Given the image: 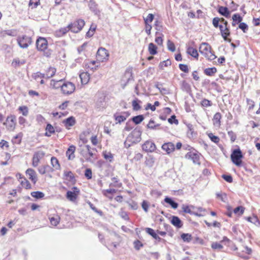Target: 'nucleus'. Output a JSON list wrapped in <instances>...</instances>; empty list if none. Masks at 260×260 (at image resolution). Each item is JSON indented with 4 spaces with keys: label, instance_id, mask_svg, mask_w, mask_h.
I'll return each mask as SVG.
<instances>
[{
    "label": "nucleus",
    "instance_id": "53",
    "mask_svg": "<svg viewBox=\"0 0 260 260\" xmlns=\"http://www.w3.org/2000/svg\"><path fill=\"white\" fill-rule=\"evenodd\" d=\"M171 64V62L169 59L163 61L159 64V68L161 70H164V67H168Z\"/></svg>",
    "mask_w": 260,
    "mask_h": 260
},
{
    "label": "nucleus",
    "instance_id": "30",
    "mask_svg": "<svg viewBox=\"0 0 260 260\" xmlns=\"http://www.w3.org/2000/svg\"><path fill=\"white\" fill-rule=\"evenodd\" d=\"M221 114L219 112L215 113L213 116V124L216 127H219L220 125Z\"/></svg>",
    "mask_w": 260,
    "mask_h": 260
},
{
    "label": "nucleus",
    "instance_id": "61",
    "mask_svg": "<svg viewBox=\"0 0 260 260\" xmlns=\"http://www.w3.org/2000/svg\"><path fill=\"white\" fill-rule=\"evenodd\" d=\"M246 102H247V105H248V109L249 110H252L255 106L254 101L250 99H247Z\"/></svg>",
    "mask_w": 260,
    "mask_h": 260
},
{
    "label": "nucleus",
    "instance_id": "31",
    "mask_svg": "<svg viewBox=\"0 0 260 260\" xmlns=\"http://www.w3.org/2000/svg\"><path fill=\"white\" fill-rule=\"evenodd\" d=\"M88 6L89 9L93 12L95 14L98 15L100 13L99 10L97 9V5L92 0H91L89 2Z\"/></svg>",
    "mask_w": 260,
    "mask_h": 260
},
{
    "label": "nucleus",
    "instance_id": "18",
    "mask_svg": "<svg viewBox=\"0 0 260 260\" xmlns=\"http://www.w3.org/2000/svg\"><path fill=\"white\" fill-rule=\"evenodd\" d=\"M161 148L169 154L175 150V145L172 142L165 143L162 145Z\"/></svg>",
    "mask_w": 260,
    "mask_h": 260
},
{
    "label": "nucleus",
    "instance_id": "32",
    "mask_svg": "<svg viewBox=\"0 0 260 260\" xmlns=\"http://www.w3.org/2000/svg\"><path fill=\"white\" fill-rule=\"evenodd\" d=\"M187 54L191 55V56H192L194 58H198L199 54H198V51L196 49H195L193 47H188V48L187 49Z\"/></svg>",
    "mask_w": 260,
    "mask_h": 260
},
{
    "label": "nucleus",
    "instance_id": "58",
    "mask_svg": "<svg viewBox=\"0 0 260 260\" xmlns=\"http://www.w3.org/2000/svg\"><path fill=\"white\" fill-rule=\"evenodd\" d=\"M124 78H126L127 82H128L131 79H132L133 78L132 71H126L124 74Z\"/></svg>",
    "mask_w": 260,
    "mask_h": 260
},
{
    "label": "nucleus",
    "instance_id": "35",
    "mask_svg": "<svg viewBox=\"0 0 260 260\" xmlns=\"http://www.w3.org/2000/svg\"><path fill=\"white\" fill-rule=\"evenodd\" d=\"M142 102L138 99H135L132 101L133 109L134 111H138L141 109V107L140 105Z\"/></svg>",
    "mask_w": 260,
    "mask_h": 260
},
{
    "label": "nucleus",
    "instance_id": "60",
    "mask_svg": "<svg viewBox=\"0 0 260 260\" xmlns=\"http://www.w3.org/2000/svg\"><path fill=\"white\" fill-rule=\"evenodd\" d=\"M62 80H59L58 81H55L54 80H51L50 82V86L52 87V88L56 89L59 87V85H57L58 82H61Z\"/></svg>",
    "mask_w": 260,
    "mask_h": 260
},
{
    "label": "nucleus",
    "instance_id": "13",
    "mask_svg": "<svg viewBox=\"0 0 260 260\" xmlns=\"http://www.w3.org/2000/svg\"><path fill=\"white\" fill-rule=\"evenodd\" d=\"M80 190L77 187H73L72 191H68L67 192V198L70 201L74 202L77 198Z\"/></svg>",
    "mask_w": 260,
    "mask_h": 260
},
{
    "label": "nucleus",
    "instance_id": "38",
    "mask_svg": "<svg viewBox=\"0 0 260 260\" xmlns=\"http://www.w3.org/2000/svg\"><path fill=\"white\" fill-rule=\"evenodd\" d=\"M148 51L151 55H155L157 53V47L152 43H149L148 45Z\"/></svg>",
    "mask_w": 260,
    "mask_h": 260
},
{
    "label": "nucleus",
    "instance_id": "37",
    "mask_svg": "<svg viewBox=\"0 0 260 260\" xmlns=\"http://www.w3.org/2000/svg\"><path fill=\"white\" fill-rule=\"evenodd\" d=\"M46 132L45 133V136L47 137H50L51 135L54 133V128L50 124H47L46 127Z\"/></svg>",
    "mask_w": 260,
    "mask_h": 260
},
{
    "label": "nucleus",
    "instance_id": "28",
    "mask_svg": "<svg viewBox=\"0 0 260 260\" xmlns=\"http://www.w3.org/2000/svg\"><path fill=\"white\" fill-rule=\"evenodd\" d=\"M51 165L52 168L54 170H58L60 169V165L58 160L55 157H52L51 158Z\"/></svg>",
    "mask_w": 260,
    "mask_h": 260
},
{
    "label": "nucleus",
    "instance_id": "43",
    "mask_svg": "<svg viewBox=\"0 0 260 260\" xmlns=\"http://www.w3.org/2000/svg\"><path fill=\"white\" fill-rule=\"evenodd\" d=\"M103 156L105 159L109 161H111L113 158V154L110 152L107 151L103 152Z\"/></svg>",
    "mask_w": 260,
    "mask_h": 260
},
{
    "label": "nucleus",
    "instance_id": "20",
    "mask_svg": "<svg viewBox=\"0 0 260 260\" xmlns=\"http://www.w3.org/2000/svg\"><path fill=\"white\" fill-rule=\"evenodd\" d=\"M70 30L69 24L67 27H62L56 30L54 32V35L57 37H61Z\"/></svg>",
    "mask_w": 260,
    "mask_h": 260
},
{
    "label": "nucleus",
    "instance_id": "59",
    "mask_svg": "<svg viewBox=\"0 0 260 260\" xmlns=\"http://www.w3.org/2000/svg\"><path fill=\"white\" fill-rule=\"evenodd\" d=\"M24 63V61L20 62V60L18 58H15L13 59L12 65L14 67H17L19 66L20 64H23Z\"/></svg>",
    "mask_w": 260,
    "mask_h": 260
},
{
    "label": "nucleus",
    "instance_id": "22",
    "mask_svg": "<svg viewBox=\"0 0 260 260\" xmlns=\"http://www.w3.org/2000/svg\"><path fill=\"white\" fill-rule=\"evenodd\" d=\"M66 128L69 129L70 127L75 124V119L74 117L71 116L62 121Z\"/></svg>",
    "mask_w": 260,
    "mask_h": 260
},
{
    "label": "nucleus",
    "instance_id": "49",
    "mask_svg": "<svg viewBox=\"0 0 260 260\" xmlns=\"http://www.w3.org/2000/svg\"><path fill=\"white\" fill-rule=\"evenodd\" d=\"M208 137L210 139V140L213 142L214 143L217 144L219 143L220 141V139L218 137L214 136L212 133H208Z\"/></svg>",
    "mask_w": 260,
    "mask_h": 260
},
{
    "label": "nucleus",
    "instance_id": "40",
    "mask_svg": "<svg viewBox=\"0 0 260 260\" xmlns=\"http://www.w3.org/2000/svg\"><path fill=\"white\" fill-rule=\"evenodd\" d=\"M19 182L22 186L25 189H29L31 188V184L26 178L23 179L22 180H19Z\"/></svg>",
    "mask_w": 260,
    "mask_h": 260
},
{
    "label": "nucleus",
    "instance_id": "8",
    "mask_svg": "<svg viewBox=\"0 0 260 260\" xmlns=\"http://www.w3.org/2000/svg\"><path fill=\"white\" fill-rule=\"evenodd\" d=\"M130 113L127 111L117 112L114 115V118L117 123L124 122L129 117Z\"/></svg>",
    "mask_w": 260,
    "mask_h": 260
},
{
    "label": "nucleus",
    "instance_id": "11",
    "mask_svg": "<svg viewBox=\"0 0 260 260\" xmlns=\"http://www.w3.org/2000/svg\"><path fill=\"white\" fill-rule=\"evenodd\" d=\"M19 46L22 48H26L31 44V38L26 36L20 37L17 39Z\"/></svg>",
    "mask_w": 260,
    "mask_h": 260
},
{
    "label": "nucleus",
    "instance_id": "23",
    "mask_svg": "<svg viewBox=\"0 0 260 260\" xmlns=\"http://www.w3.org/2000/svg\"><path fill=\"white\" fill-rule=\"evenodd\" d=\"M82 84H86L89 81L90 75L87 72H82L79 75Z\"/></svg>",
    "mask_w": 260,
    "mask_h": 260
},
{
    "label": "nucleus",
    "instance_id": "7",
    "mask_svg": "<svg viewBox=\"0 0 260 260\" xmlns=\"http://www.w3.org/2000/svg\"><path fill=\"white\" fill-rule=\"evenodd\" d=\"M7 129L9 131H13L16 126V117L13 115H10L7 117L6 122H4Z\"/></svg>",
    "mask_w": 260,
    "mask_h": 260
},
{
    "label": "nucleus",
    "instance_id": "19",
    "mask_svg": "<svg viewBox=\"0 0 260 260\" xmlns=\"http://www.w3.org/2000/svg\"><path fill=\"white\" fill-rule=\"evenodd\" d=\"M219 29L220 30L221 35L224 40H227V37L230 34V30L228 25L220 24Z\"/></svg>",
    "mask_w": 260,
    "mask_h": 260
},
{
    "label": "nucleus",
    "instance_id": "33",
    "mask_svg": "<svg viewBox=\"0 0 260 260\" xmlns=\"http://www.w3.org/2000/svg\"><path fill=\"white\" fill-rule=\"evenodd\" d=\"M145 231L147 234L151 235L155 240L158 241L160 240V238L157 235V234L152 229L147 228H146Z\"/></svg>",
    "mask_w": 260,
    "mask_h": 260
},
{
    "label": "nucleus",
    "instance_id": "46",
    "mask_svg": "<svg viewBox=\"0 0 260 260\" xmlns=\"http://www.w3.org/2000/svg\"><path fill=\"white\" fill-rule=\"evenodd\" d=\"M246 219L249 222H250L256 225V226H258L259 224L258 219L257 217L256 216H253L252 217H248L246 218Z\"/></svg>",
    "mask_w": 260,
    "mask_h": 260
},
{
    "label": "nucleus",
    "instance_id": "36",
    "mask_svg": "<svg viewBox=\"0 0 260 260\" xmlns=\"http://www.w3.org/2000/svg\"><path fill=\"white\" fill-rule=\"evenodd\" d=\"M49 219L51 225L53 226H56L59 223L60 219V217L57 215L49 217Z\"/></svg>",
    "mask_w": 260,
    "mask_h": 260
},
{
    "label": "nucleus",
    "instance_id": "25",
    "mask_svg": "<svg viewBox=\"0 0 260 260\" xmlns=\"http://www.w3.org/2000/svg\"><path fill=\"white\" fill-rule=\"evenodd\" d=\"M40 174L43 175L47 172H52L53 170L48 165L42 166L40 167L38 169Z\"/></svg>",
    "mask_w": 260,
    "mask_h": 260
},
{
    "label": "nucleus",
    "instance_id": "14",
    "mask_svg": "<svg viewBox=\"0 0 260 260\" xmlns=\"http://www.w3.org/2000/svg\"><path fill=\"white\" fill-rule=\"evenodd\" d=\"M99 65L100 63L98 60H87L84 62V67L92 71L96 70Z\"/></svg>",
    "mask_w": 260,
    "mask_h": 260
},
{
    "label": "nucleus",
    "instance_id": "29",
    "mask_svg": "<svg viewBox=\"0 0 260 260\" xmlns=\"http://www.w3.org/2000/svg\"><path fill=\"white\" fill-rule=\"evenodd\" d=\"M218 12L221 15L224 16L226 18L230 17V12L226 7L220 6L218 8Z\"/></svg>",
    "mask_w": 260,
    "mask_h": 260
},
{
    "label": "nucleus",
    "instance_id": "50",
    "mask_svg": "<svg viewBox=\"0 0 260 260\" xmlns=\"http://www.w3.org/2000/svg\"><path fill=\"white\" fill-rule=\"evenodd\" d=\"M63 175L64 176L66 177V179L70 181H72L74 179V175L71 171H64Z\"/></svg>",
    "mask_w": 260,
    "mask_h": 260
},
{
    "label": "nucleus",
    "instance_id": "4",
    "mask_svg": "<svg viewBox=\"0 0 260 260\" xmlns=\"http://www.w3.org/2000/svg\"><path fill=\"white\" fill-rule=\"evenodd\" d=\"M233 162L237 166H240L242 164L241 159L243 157L242 152L239 149H235L231 155Z\"/></svg>",
    "mask_w": 260,
    "mask_h": 260
},
{
    "label": "nucleus",
    "instance_id": "26",
    "mask_svg": "<svg viewBox=\"0 0 260 260\" xmlns=\"http://www.w3.org/2000/svg\"><path fill=\"white\" fill-rule=\"evenodd\" d=\"M171 222L173 225L177 228H181L183 225L182 221L177 216H172Z\"/></svg>",
    "mask_w": 260,
    "mask_h": 260
},
{
    "label": "nucleus",
    "instance_id": "39",
    "mask_svg": "<svg viewBox=\"0 0 260 260\" xmlns=\"http://www.w3.org/2000/svg\"><path fill=\"white\" fill-rule=\"evenodd\" d=\"M217 72V69L215 67L207 68L204 70V73L209 76H213Z\"/></svg>",
    "mask_w": 260,
    "mask_h": 260
},
{
    "label": "nucleus",
    "instance_id": "27",
    "mask_svg": "<svg viewBox=\"0 0 260 260\" xmlns=\"http://www.w3.org/2000/svg\"><path fill=\"white\" fill-rule=\"evenodd\" d=\"M56 73V69L54 68L50 67L47 71L45 74L42 75L41 77L43 78H50L53 77Z\"/></svg>",
    "mask_w": 260,
    "mask_h": 260
},
{
    "label": "nucleus",
    "instance_id": "57",
    "mask_svg": "<svg viewBox=\"0 0 260 260\" xmlns=\"http://www.w3.org/2000/svg\"><path fill=\"white\" fill-rule=\"evenodd\" d=\"M181 237L185 242H189L191 240V236L189 234H182Z\"/></svg>",
    "mask_w": 260,
    "mask_h": 260
},
{
    "label": "nucleus",
    "instance_id": "2",
    "mask_svg": "<svg viewBox=\"0 0 260 260\" xmlns=\"http://www.w3.org/2000/svg\"><path fill=\"white\" fill-rule=\"evenodd\" d=\"M95 151H96V149L92 148L89 145H86L82 150V155L87 161L93 162L96 158V154L93 152Z\"/></svg>",
    "mask_w": 260,
    "mask_h": 260
},
{
    "label": "nucleus",
    "instance_id": "15",
    "mask_svg": "<svg viewBox=\"0 0 260 260\" xmlns=\"http://www.w3.org/2000/svg\"><path fill=\"white\" fill-rule=\"evenodd\" d=\"M25 174L28 179L35 184L38 181L37 175L35 171L32 169L29 168L25 171Z\"/></svg>",
    "mask_w": 260,
    "mask_h": 260
},
{
    "label": "nucleus",
    "instance_id": "55",
    "mask_svg": "<svg viewBox=\"0 0 260 260\" xmlns=\"http://www.w3.org/2000/svg\"><path fill=\"white\" fill-rule=\"evenodd\" d=\"M167 47H168V49L170 51H171L172 52H174L175 51V49H176L175 46L174 44L170 40H168L167 42Z\"/></svg>",
    "mask_w": 260,
    "mask_h": 260
},
{
    "label": "nucleus",
    "instance_id": "52",
    "mask_svg": "<svg viewBox=\"0 0 260 260\" xmlns=\"http://www.w3.org/2000/svg\"><path fill=\"white\" fill-rule=\"evenodd\" d=\"M154 19V15L152 14H149L146 17H144L145 23L150 24Z\"/></svg>",
    "mask_w": 260,
    "mask_h": 260
},
{
    "label": "nucleus",
    "instance_id": "34",
    "mask_svg": "<svg viewBox=\"0 0 260 260\" xmlns=\"http://www.w3.org/2000/svg\"><path fill=\"white\" fill-rule=\"evenodd\" d=\"M232 25L235 26L238 23H241L242 20V18L239 14H235L232 17Z\"/></svg>",
    "mask_w": 260,
    "mask_h": 260
},
{
    "label": "nucleus",
    "instance_id": "45",
    "mask_svg": "<svg viewBox=\"0 0 260 260\" xmlns=\"http://www.w3.org/2000/svg\"><path fill=\"white\" fill-rule=\"evenodd\" d=\"M18 110L24 116H27L28 114V109L26 106H20L18 108Z\"/></svg>",
    "mask_w": 260,
    "mask_h": 260
},
{
    "label": "nucleus",
    "instance_id": "6",
    "mask_svg": "<svg viewBox=\"0 0 260 260\" xmlns=\"http://www.w3.org/2000/svg\"><path fill=\"white\" fill-rule=\"evenodd\" d=\"M109 54L105 48H100L96 53V59L99 62H104L108 59Z\"/></svg>",
    "mask_w": 260,
    "mask_h": 260
},
{
    "label": "nucleus",
    "instance_id": "63",
    "mask_svg": "<svg viewBox=\"0 0 260 260\" xmlns=\"http://www.w3.org/2000/svg\"><path fill=\"white\" fill-rule=\"evenodd\" d=\"M211 247L214 249H221L223 248V246L217 242H214L211 245Z\"/></svg>",
    "mask_w": 260,
    "mask_h": 260
},
{
    "label": "nucleus",
    "instance_id": "41",
    "mask_svg": "<svg viewBox=\"0 0 260 260\" xmlns=\"http://www.w3.org/2000/svg\"><path fill=\"white\" fill-rule=\"evenodd\" d=\"M165 202L170 204L173 209H177L178 206V203L175 202L172 199L169 197H166L165 199Z\"/></svg>",
    "mask_w": 260,
    "mask_h": 260
},
{
    "label": "nucleus",
    "instance_id": "56",
    "mask_svg": "<svg viewBox=\"0 0 260 260\" xmlns=\"http://www.w3.org/2000/svg\"><path fill=\"white\" fill-rule=\"evenodd\" d=\"M40 4V0H30L29 3V6L31 9L36 8Z\"/></svg>",
    "mask_w": 260,
    "mask_h": 260
},
{
    "label": "nucleus",
    "instance_id": "21",
    "mask_svg": "<svg viewBox=\"0 0 260 260\" xmlns=\"http://www.w3.org/2000/svg\"><path fill=\"white\" fill-rule=\"evenodd\" d=\"M141 133L139 131H134L132 132L128 138L129 139L134 138V140H131L133 142L136 143L139 142L141 140Z\"/></svg>",
    "mask_w": 260,
    "mask_h": 260
},
{
    "label": "nucleus",
    "instance_id": "17",
    "mask_svg": "<svg viewBox=\"0 0 260 260\" xmlns=\"http://www.w3.org/2000/svg\"><path fill=\"white\" fill-rule=\"evenodd\" d=\"M185 158L187 159H190L192 160L193 163L199 164V154H198L197 153L193 152H188L186 155Z\"/></svg>",
    "mask_w": 260,
    "mask_h": 260
},
{
    "label": "nucleus",
    "instance_id": "24",
    "mask_svg": "<svg viewBox=\"0 0 260 260\" xmlns=\"http://www.w3.org/2000/svg\"><path fill=\"white\" fill-rule=\"evenodd\" d=\"M76 147L74 145H71L66 152V155L69 159H72L75 157V151Z\"/></svg>",
    "mask_w": 260,
    "mask_h": 260
},
{
    "label": "nucleus",
    "instance_id": "9",
    "mask_svg": "<svg viewBox=\"0 0 260 260\" xmlns=\"http://www.w3.org/2000/svg\"><path fill=\"white\" fill-rule=\"evenodd\" d=\"M196 207L192 205H182V209L184 213H189L199 217L204 216L203 213H199L198 212H196Z\"/></svg>",
    "mask_w": 260,
    "mask_h": 260
},
{
    "label": "nucleus",
    "instance_id": "12",
    "mask_svg": "<svg viewBox=\"0 0 260 260\" xmlns=\"http://www.w3.org/2000/svg\"><path fill=\"white\" fill-rule=\"evenodd\" d=\"M36 46L39 51H45L48 47V42L45 38L40 37L36 41Z\"/></svg>",
    "mask_w": 260,
    "mask_h": 260
},
{
    "label": "nucleus",
    "instance_id": "64",
    "mask_svg": "<svg viewBox=\"0 0 260 260\" xmlns=\"http://www.w3.org/2000/svg\"><path fill=\"white\" fill-rule=\"evenodd\" d=\"M220 20V18H219L218 17H214L213 19L212 23H213V26L215 27H216V28L219 27L220 24H219V22Z\"/></svg>",
    "mask_w": 260,
    "mask_h": 260
},
{
    "label": "nucleus",
    "instance_id": "3",
    "mask_svg": "<svg viewBox=\"0 0 260 260\" xmlns=\"http://www.w3.org/2000/svg\"><path fill=\"white\" fill-rule=\"evenodd\" d=\"M61 92L65 95H69L72 94L76 89L75 85L70 81H64L61 85H59Z\"/></svg>",
    "mask_w": 260,
    "mask_h": 260
},
{
    "label": "nucleus",
    "instance_id": "48",
    "mask_svg": "<svg viewBox=\"0 0 260 260\" xmlns=\"http://www.w3.org/2000/svg\"><path fill=\"white\" fill-rule=\"evenodd\" d=\"M132 120L135 124H138L144 120V117L142 115H139L134 117Z\"/></svg>",
    "mask_w": 260,
    "mask_h": 260
},
{
    "label": "nucleus",
    "instance_id": "1",
    "mask_svg": "<svg viewBox=\"0 0 260 260\" xmlns=\"http://www.w3.org/2000/svg\"><path fill=\"white\" fill-rule=\"evenodd\" d=\"M199 51L208 60H213L216 57L214 53L212 51L211 46L207 43H202L200 47Z\"/></svg>",
    "mask_w": 260,
    "mask_h": 260
},
{
    "label": "nucleus",
    "instance_id": "16",
    "mask_svg": "<svg viewBox=\"0 0 260 260\" xmlns=\"http://www.w3.org/2000/svg\"><path fill=\"white\" fill-rule=\"evenodd\" d=\"M142 149L146 152H151L156 149V146L153 142L147 141L142 145Z\"/></svg>",
    "mask_w": 260,
    "mask_h": 260
},
{
    "label": "nucleus",
    "instance_id": "54",
    "mask_svg": "<svg viewBox=\"0 0 260 260\" xmlns=\"http://www.w3.org/2000/svg\"><path fill=\"white\" fill-rule=\"evenodd\" d=\"M113 183L110 184V186H113L115 187H120L122 186V183L119 182L117 178L113 177L112 179Z\"/></svg>",
    "mask_w": 260,
    "mask_h": 260
},
{
    "label": "nucleus",
    "instance_id": "10",
    "mask_svg": "<svg viewBox=\"0 0 260 260\" xmlns=\"http://www.w3.org/2000/svg\"><path fill=\"white\" fill-rule=\"evenodd\" d=\"M45 155V153L42 150H39L36 151L32 158V166L34 167H37L40 162V161L42 159Z\"/></svg>",
    "mask_w": 260,
    "mask_h": 260
},
{
    "label": "nucleus",
    "instance_id": "5",
    "mask_svg": "<svg viewBox=\"0 0 260 260\" xmlns=\"http://www.w3.org/2000/svg\"><path fill=\"white\" fill-rule=\"evenodd\" d=\"M85 25V21L81 19L77 20L73 23L69 24L70 30L74 33H78L81 30Z\"/></svg>",
    "mask_w": 260,
    "mask_h": 260
},
{
    "label": "nucleus",
    "instance_id": "42",
    "mask_svg": "<svg viewBox=\"0 0 260 260\" xmlns=\"http://www.w3.org/2000/svg\"><path fill=\"white\" fill-rule=\"evenodd\" d=\"M216 197L221 200L223 202H226L228 200L227 194L222 192H219L216 193Z\"/></svg>",
    "mask_w": 260,
    "mask_h": 260
},
{
    "label": "nucleus",
    "instance_id": "51",
    "mask_svg": "<svg viewBox=\"0 0 260 260\" xmlns=\"http://www.w3.org/2000/svg\"><path fill=\"white\" fill-rule=\"evenodd\" d=\"M244 211V208L242 206H238L234 210V213L239 215H242Z\"/></svg>",
    "mask_w": 260,
    "mask_h": 260
},
{
    "label": "nucleus",
    "instance_id": "47",
    "mask_svg": "<svg viewBox=\"0 0 260 260\" xmlns=\"http://www.w3.org/2000/svg\"><path fill=\"white\" fill-rule=\"evenodd\" d=\"M31 196L36 199H41L44 197V193L42 192L37 191L31 192Z\"/></svg>",
    "mask_w": 260,
    "mask_h": 260
},
{
    "label": "nucleus",
    "instance_id": "44",
    "mask_svg": "<svg viewBox=\"0 0 260 260\" xmlns=\"http://www.w3.org/2000/svg\"><path fill=\"white\" fill-rule=\"evenodd\" d=\"M96 107L100 110L105 108V103L104 99L101 98L99 100L97 101L96 102Z\"/></svg>",
    "mask_w": 260,
    "mask_h": 260
},
{
    "label": "nucleus",
    "instance_id": "62",
    "mask_svg": "<svg viewBox=\"0 0 260 260\" xmlns=\"http://www.w3.org/2000/svg\"><path fill=\"white\" fill-rule=\"evenodd\" d=\"M134 247L137 250H139L141 247H143V245L139 240H136L134 242Z\"/></svg>",
    "mask_w": 260,
    "mask_h": 260
}]
</instances>
